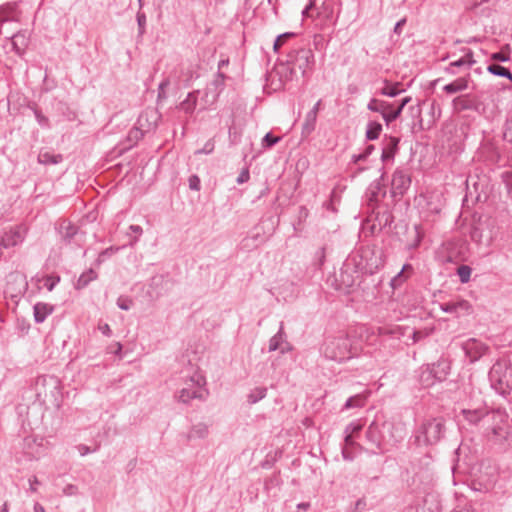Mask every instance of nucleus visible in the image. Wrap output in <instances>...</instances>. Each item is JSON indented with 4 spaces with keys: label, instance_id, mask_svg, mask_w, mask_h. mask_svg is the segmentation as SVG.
Segmentation results:
<instances>
[{
    "label": "nucleus",
    "instance_id": "nucleus-61",
    "mask_svg": "<svg viewBox=\"0 0 512 512\" xmlns=\"http://www.w3.org/2000/svg\"><path fill=\"white\" fill-rule=\"evenodd\" d=\"M491 59L494 61H499V62H507L510 59V57H509V53H506L502 50L500 52L493 53L491 55Z\"/></svg>",
    "mask_w": 512,
    "mask_h": 512
},
{
    "label": "nucleus",
    "instance_id": "nucleus-55",
    "mask_svg": "<svg viewBox=\"0 0 512 512\" xmlns=\"http://www.w3.org/2000/svg\"><path fill=\"white\" fill-rule=\"evenodd\" d=\"M132 305H133V301L129 297L120 296L117 299V306L121 310L128 311L132 307Z\"/></svg>",
    "mask_w": 512,
    "mask_h": 512
},
{
    "label": "nucleus",
    "instance_id": "nucleus-64",
    "mask_svg": "<svg viewBox=\"0 0 512 512\" xmlns=\"http://www.w3.org/2000/svg\"><path fill=\"white\" fill-rule=\"evenodd\" d=\"M503 182L508 190L509 194H512V172H505L502 175Z\"/></svg>",
    "mask_w": 512,
    "mask_h": 512
},
{
    "label": "nucleus",
    "instance_id": "nucleus-22",
    "mask_svg": "<svg viewBox=\"0 0 512 512\" xmlns=\"http://www.w3.org/2000/svg\"><path fill=\"white\" fill-rule=\"evenodd\" d=\"M428 366L433 371L434 378H436L438 382L444 381L450 372V363L446 359H440L436 363Z\"/></svg>",
    "mask_w": 512,
    "mask_h": 512
},
{
    "label": "nucleus",
    "instance_id": "nucleus-19",
    "mask_svg": "<svg viewBox=\"0 0 512 512\" xmlns=\"http://www.w3.org/2000/svg\"><path fill=\"white\" fill-rule=\"evenodd\" d=\"M367 109L372 112L380 113L383 120L386 122L387 116L393 113L396 108L395 103L372 98L367 105Z\"/></svg>",
    "mask_w": 512,
    "mask_h": 512
},
{
    "label": "nucleus",
    "instance_id": "nucleus-47",
    "mask_svg": "<svg viewBox=\"0 0 512 512\" xmlns=\"http://www.w3.org/2000/svg\"><path fill=\"white\" fill-rule=\"evenodd\" d=\"M138 36L142 37L146 32V14L142 10H138L137 15Z\"/></svg>",
    "mask_w": 512,
    "mask_h": 512
},
{
    "label": "nucleus",
    "instance_id": "nucleus-4",
    "mask_svg": "<svg viewBox=\"0 0 512 512\" xmlns=\"http://www.w3.org/2000/svg\"><path fill=\"white\" fill-rule=\"evenodd\" d=\"M488 378L491 387L499 394L506 396L511 394L512 370L505 362L497 361L491 367Z\"/></svg>",
    "mask_w": 512,
    "mask_h": 512
},
{
    "label": "nucleus",
    "instance_id": "nucleus-1",
    "mask_svg": "<svg viewBox=\"0 0 512 512\" xmlns=\"http://www.w3.org/2000/svg\"><path fill=\"white\" fill-rule=\"evenodd\" d=\"M394 425L390 422L373 421L367 428L365 436L373 454H384L390 446L399 440L393 434Z\"/></svg>",
    "mask_w": 512,
    "mask_h": 512
},
{
    "label": "nucleus",
    "instance_id": "nucleus-54",
    "mask_svg": "<svg viewBox=\"0 0 512 512\" xmlns=\"http://www.w3.org/2000/svg\"><path fill=\"white\" fill-rule=\"evenodd\" d=\"M296 34L294 32H285L280 35H278L274 41L273 50L274 52H278L280 49V40H288L292 37H295Z\"/></svg>",
    "mask_w": 512,
    "mask_h": 512
},
{
    "label": "nucleus",
    "instance_id": "nucleus-25",
    "mask_svg": "<svg viewBox=\"0 0 512 512\" xmlns=\"http://www.w3.org/2000/svg\"><path fill=\"white\" fill-rule=\"evenodd\" d=\"M452 106L457 112L472 110L475 108V101L468 94L461 95L452 100Z\"/></svg>",
    "mask_w": 512,
    "mask_h": 512
},
{
    "label": "nucleus",
    "instance_id": "nucleus-3",
    "mask_svg": "<svg viewBox=\"0 0 512 512\" xmlns=\"http://www.w3.org/2000/svg\"><path fill=\"white\" fill-rule=\"evenodd\" d=\"M322 352L327 359L344 362L357 354L352 348L351 340L346 335L326 339Z\"/></svg>",
    "mask_w": 512,
    "mask_h": 512
},
{
    "label": "nucleus",
    "instance_id": "nucleus-51",
    "mask_svg": "<svg viewBox=\"0 0 512 512\" xmlns=\"http://www.w3.org/2000/svg\"><path fill=\"white\" fill-rule=\"evenodd\" d=\"M9 279L10 280H13L14 282H19L21 287L18 291V293H22L24 292L27 287H28V283L26 281V277L20 273H12L9 275Z\"/></svg>",
    "mask_w": 512,
    "mask_h": 512
},
{
    "label": "nucleus",
    "instance_id": "nucleus-13",
    "mask_svg": "<svg viewBox=\"0 0 512 512\" xmlns=\"http://www.w3.org/2000/svg\"><path fill=\"white\" fill-rule=\"evenodd\" d=\"M432 464V456L425 454L423 457L412 462V470L415 476L419 477L421 480L426 479L430 481L432 479Z\"/></svg>",
    "mask_w": 512,
    "mask_h": 512
},
{
    "label": "nucleus",
    "instance_id": "nucleus-38",
    "mask_svg": "<svg viewBox=\"0 0 512 512\" xmlns=\"http://www.w3.org/2000/svg\"><path fill=\"white\" fill-rule=\"evenodd\" d=\"M487 71L492 75L507 78L512 81V72L499 64H491L487 67Z\"/></svg>",
    "mask_w": 512,
    "mask_h": 512
},
{
    "label": "nucleus",
    "instance_id": "nucleus-63",
    "mask_svg": "<svg viewBox=\"0 0 512 512\" xmlns=\"http://www.w3.org/2000/svg\"><path fill=\"white\" fill-rule=\"evenodd\" d=\"M189 188L194 191L200 190V179L197 175H191L189 177Z\"/></svg>",
    "mask_w": 512,
    "mask_h": 512
},
{
    "label": "nucleus",
    "instance_id": "nucleus-62",
    "mask_svg": "<svg viewBox=\"0 0 512 512\" xmlns=\"http://www.w3.org/2000/svg\"><path fill=\"white\" fill-rule=\"evenodd\" d=\"M362 429V426L359 424V423H350L346 426L345 428V433H348L352 436H354V434H357L361 431Z\"/></svg>",
    "mask_w": 512,
    "mask_h": 512
},
{
    "label": "nucleus",
    "instance_id": "nucleus-30",
    "mask_svg": "<svg viewBox=\"0 0 512 512\" xmlns=\"http://www.w3.org/2000/svg\"><path fill=\"white\" fill-rule=\"evenodd\" d=\"M63 161L61 154H53L48 151L40 152L38 155V162L43 165H56Z\"/></svg>",
    "mask_w": 512,
    "mask_h": 512
},
{
    "label": "nucleus",
    "instance_id": "nucleus-12",
    "mask_svg": "<svg viewBox=\"0 0 512 512\" xmlns=\"http://www.w3.org/2000/svg\"><path fill=\"white\" fill-rule=\"evenodd\" d=\"M440 309L456 317L465 316L471 313L472 307L469 301L464 299H457L440 304Z\"/></svg>",
    "mask_w": 512,
    "mask_h": 512
},
{
    "label": "nucleus",
    "instance_id": "nucleus-8",
    "mask_svg": "<svg viewBox=\"0 0 512 512\" xmlns=\"http://www.w3.org/2000/svg\"><path fill=\"white\" fill-rule=\"evenodd\" d=\"M411 185V177L407 169L397 168L392 176L391 194L394 198L402 197Z\"/></svg>",
    "mask_w": 512,
    "mask_h": 512
},
{
    "label": "nucleus",
    "instance_id": "nucleus-6",
    "mask_svg": "<svg viewBox=\"0 0 512 512\" xmlns=\"http://www.w3.org/2000/svg\"><path fill=\"white\" fill-rule=\"evenodd\" d=\"M386 196V190L380 180L373 181L363 196V205L366 209V213L370 216L375 215V219L378 218L381 213L382 201Z\"/></svg>",
    "mask_w": 512,
    "mask_h": 512
},
{
    "label": "nucleus",
    "instance_id": "nucleus-23",
    "mask_svg": "<svg viewBox=\"0 0 512 512\" xmlns=\"http://www.w3.org/2000/svg\"><path fill=\"white\" fill-rule=\"evenodd\" d=\"M470 80V75L467 74L464 77H459L456 80L452 81L451 83L446 84L443 87V91L447 94H455L458 92H462L468 88Z\"/></svg>",
    "mask_w": 512,
    "mask_h": 512
},
{
    "label": "nucleus",
    "instance_id": "nucleus-41",
    "mask_svg": "<svg viewBox=\"0 0 512 512\" xmlns=\"http://www.w3.org/2000/svg\"><path fill=\"white\" fill-rule=\"evenodd\" d=\"M365 402H366V397L361 395V394H356L354 396H351L349 397L344 406H343V410H349V409H352V408H360V407H363L365 405Z\"/></svg>",
    "mask_w": 512,
    "mask_h": 512
},
{
    "label": "nucleus",
    "instance_id": "nucleus-29",
    "mask_svg": "<svg viewBox=\"0 0 512 512\" xmlns=\"http://www.w3.org/2000/svg\"><path fill=\"white\" fill-rule=\"evenodd\" d=\"M225 75L224 73L218 71L215 79L210 83V85L207 87V94L209 92H213L215 94L214 100L220 95V93L224 89V81H225Z\"/></svg>",
    "mask_w": 512,
    "mask_h": 512
},
{
    "label": "nucleus",
    "instance_id": "nucleus-60",
    "mask_svg": "<svg viewBox=\"0 0 512 512\" xmlns=\"http://www.w3.org/2000/svg\"><path fill=\"white\" fill-rule=\"evenodd\" d=\"M250 179V172H249V169L248 167L242 169V171L239 173L237 179H236V182L238 184H244L246 182H248Z\"/></svg>",
    "mask_w": 512,
    "mask_h": 512
},
{
    "label": "nucleus",
    "instance_id": "nucleus-31",
    "mask_svg": "<svg viewBox=\"0 0 512 512\" xmlns=\"http://www.w3.org/2000/svg\"><path fill=\"white\" fill-rule=\"evenodd\" d=\"M316 121H317V116L314 115V112H307V114L305 116V120L302 125V136L303 137H308L315 130Z\"/></svg>",
    "mask_w": 512,
    "mask_h": 512
},
{
    "label": "nucleus",
    "instance_id": "nucleus-32",
    "mask_svg": "<svg viewBox=\"0 0 512 512\" xmlns=\"http://www.w3.org/2000/svg\"><path fill=\"white\" fill-rule=\"evenodd\" d=\"M411 264H404L402 269L390 280V287L393 290L401 287L403 283L407 280V276L404 274L407 270H412Z\"/></svg>",
    "mask_w": 512,
    "mask_h": 512
},
{
    "label": "nucleus",
    "instance_id": "nucleus-48",
    "mask_svg": "<svg viewBox=\"0 0 512 512\" xmlns=\"http://www.w3.org/2000/svg\"><path fill=\"white\" fill-rule=\"evenodd\" d=\"M472 269L467 265H461L457 268V275L461 283H467L470 280Z\"/></svg>",
    "mask_w": 512,
    "mask_h": 512
},
{
    "label": "nucleus",
    "instance_id": "nucleus-46",
    "mask_svg": "<svg viewBox=\"0 0 512 512\" xmlns=\"http://www.w3.org/2000/svg\"><path fill=\"white\" fill-rule=\"evenodd\" d=\"M38 282L43 281L44 286L48 291H52L57 283L60 281V277L58 275H46L42 279H37Z\"/></svg>",
    "mask_w": 512,
    "mask_h": 512
},
{
    "label": "nucleus",
    "instance_id": "nucleus-50",
    "mask_svg": "<svg viewBox=\"0 0 512 512\" xmlns=\"http://www.w3.org/2000/svg\"><path fill=\"white\" fill-rule=\"evenodd\" d=\"M170 85L168 78L163 79L158 86L157 102L163 101L167 98L166 89Z\"/></svg>",
    "mask_w": 512,
    "mask_h": 512
},
{
    "label": "nucleus",
    "instance_id": "nucleus-58",
    "mask_svg": "<svg viewBox=\"0 0 512 512\" xmlns=\"http://www.w3.org/2000/svg\"><path fill=\"white\" fill-rule=\"evenodd\" d=\"M118 250V248H114V247H109V248H106L105 250H103L102 252L99 253L98 255V258L96 260V262L98 264L102 263L103 261H105V259L107 257H110L114 252H116Z\"/></svg>",
    "mask_w": 512,
    "mask_h": 512
},
{
    "label": "nucleus",
    "instance_id": "nucleus-28",
    "mask_svg": "<svg viewBox=\"0 0 512 512\" xmlns=\"http://www.w3.org/2000/svg\"><path fill=\"white\" fill-rule=\"evenodd\" d=\"M198 94V90L188 93L187 97L178 105V108L186 114H192L197 106Z\"/></svg>",
    "mask_w": 512,
    "mask_h": 512
},
{
    "label": "nucleus",
    "instance_id": "nucleus-36",
    "mask_svg": "<svg viewBox=\"0 0 512 512\" xmlns=\"http://www.w3.org/2000/svg\"><path fill=\"white\" fill-rule=\"evenodd\" d=\"M420 384L427 388L433 386L438 380L434 378V373L430 369L429 366H427L425 369L422 370L420 377H419Z\"/></svg>",
    "mask_w": 512,
    "mask_h": 512
},
{
    "label": "nucleus",
    "instance_id": "nucleus-52",
    "mask_svg": "<svg viewBox=\"0 0 512 512\" xmlns=\"http://www.w3.org/2000/svg\"><path fill=\"white\" fill-rule=\"evenodd\" d=\"M33 112H34L37 123L41 127H43V128L50 127L49 119L45 115H43L42 112L38 108L34 107Z\"/></svg>",
    "mask_w": 512,
    "mask_h": 512
},
{
    "label": "nucleus",
    "instance_id": "nucleus-53",
    "mask_svg": "<svg viewBox=\"0 0 512 512\" xmlns=\"http://www.w3.org/2000/svg\"><path fill=\"white\" fill-rule=\"evenodd\" d=\"M503 140L506 142L512 141V117L506 119L503 125Z\"/></svg>",
    "mask_w": 512,
    "mask_h": 512
},
{
    "label": "nucleus",
    "instance_id": "nucleus-14",
    "mask_svg": "<svg viewBox=\"0 0 512 512\" xmlns=\"http://www.w3.org/2000/svg\"><path fill=\"white\" fill-rule=\"evenodd\" d=\"M361 258L366 261L364 269L371 274L376 272L384 264L381 251L376 252L369 248L364 249L361 252Z\"/></svg>",
    "mask_w": 512,
    "mask_h": 512
},
{
    "label": "nucleus",
    "instance_id": "nucleus-5",
    "mask_svg": "<svg viewBox=\"0 0 512 512\" xmlns=\"http://www.w3.org/2000/svg\"><path fill=\"white\" fill-rule=\"evenodd\" d=\"M205 385V378L199 373H194L185 382V386L178 392V401L189 403L192 399L205 400L208 395Z\"/></svg>",
    "mask_w": 512,
    "mask_h": 512
},
{
    "label": "nucleus",
    "instance_id": "nucleus-33",
    "mask_svg": "<svg viewBox=\"0 0 512 512\" xmlns=\"http://www.w3.org/2000/svg\"><path fill=\"white\" fill-rule=\"evenodd\" d=\"M208 432L209 430L206 424L198 423L191 428L190 432L187 435V439H202L208 435Z\"/></svg>",
    "mask_w": 512,
    "mask_h": 512
},
{
    "label": "nucleus",
    "instance_id": "nucleus-11",
    "mask_svg": "<svg viewBox=\"0 0 512 512\" xmlns=\"http://www.w3.org/2000/svg\"><path fill=\"white\" fill-rule=\"evenodd\" d=\"M461 347L466 357H468L472 363L479 360L489 351V347L485 343L475 338H470L464 341L461 344Z\"/></svg>",
    "mask_w": 512,
    "mask_h": 512
},
{
    "label": "nucleus",
    "instance_id": "nucleus-10",
    "mask_svg": "<svg viewBox=\"0 0 512 512\" xmlns=\"http://www.w3.org/2000/svg\"><path fill=\"white\" fill-rule=\"evenodd\" d=\"M485 435L489 441L501 446H505L511 437V428L508 424V421L493 427L488 425V427L485 428Z\"/></svg>",
    "mask_w": 512,
    "mask_h": 512
},
{
    "label": "nucleus",
    "instance_id": "nucleus-16",
    "mask_svg": "<svg viewBox=\"0 0 512 512\" xmlns=\"http://www.w3.org/2000/svg\"><path fill=\"white\" fill-rule=\"evenodd\" d=\"M160 118L161 115L155 109H146L139 115L136 124L146 132H150L157 128Z\"/></svg>",
    "mask_w": 512,
    "mask_h": 512
},
{
    "label": "nucleus",
    "instance_id": "nucleus-34",
    "mask_svg": "<svg viewBox=\"0 0 512 512\" xmlns=\"http://www.w3.org/2000/svg\"><path fill=\"white\" fill-rule=\"evenodd\" d=\"M169 284L168 280H165L163 276L156 275L151 278L150 288L152 290L151 293H154L156 298H159L163 295L162 290H158V288H162L164 286H167Z\"/></svg>",
    "mask_w": 512,
    "mask_h": 512
},
{
    "label": "nucleus",
    "instance_id": "nucleus-18",
    "mask_svg": "<svg viewBox=\"0 0 512 512\" xmlns=\"http://www.w3.org/2000/svg\"><path fill=\"white\" fill-rule=\"evenodd\" d=\"M57 231L66 244H71L79 233L78 227L66 219L59 222Z\"/></svg>",
    "mask_w": 512,
    "mask_h": 512
},
{
    "label": "nucleus",
    "instance_id": "nucleus-57",
    "mask_svg": "<svg viewBox=\"0 0 512 512\" xmlns=\"http://www.w3.org/2000/svg\"><path fill=\"white\" fill-rule=\"evenodd\" d=\"M214 148H215L214 141L212 139H210L204 144L203 148L196 150L195 154L196 155L211 154L214 151Z\"/></svg>",
    "mask_w": 512,
    "mask_h": 512
},
{
    "label": "nucleus",
    "instance_id": "nucleus-15",
    "mask_svg": "<svg viewBox=\"0 0 512 512\" xmlns=\"http://www.w3.org/2000/svg\"><path fill=\"white\" fill-rule=\"evenodd\" d=\"M26 229L22 226H16L4 232L0 243L4 248H11L21 244L24 241Z\"/></svg>",
    "mask_w": 512,
    "mask_h": 512
},
{
    "label": "nucleus",
    "instance_id": "nucleus-43",
    "mask_svg": "<svg viewBox=\"0 0 512 512\" xmlns=\"http://www.w3.org/2000/svg\"><path fill=\"white\" fill-rule=\"evenodd\" d=\"M145 133L147 132L144 129L135 124V126L128 132L127 140L130 142V145L133 146L144 137Z\"/></svg>",
    "mask_w": 512,
    "mask_h": 512
},
{
    "label": "nucleus",
    "instance_id": "nucleus-35",
    "mask_svg": "<svg viewBox=\"0 0 512 512\" xmlns=\"http://www.w3.org/2000/svg\"><path fill=\"white\" fill-rule=\"evenodd\" d=\"M382 131V124L377 121H369L366 129V139L376 140L380 136Z\"/></svg>",
    "mask_w": 512,
    "mask_h": 512
},
{
    "label": "nucleus",
    "instance_id": "nucleus-42",
    "mask_svg": "<svg viewBox=\"0 0 512 512\" xmlns=\"http://www.w3.org/2000/svg\"><path fill=\"white\" fill-rule=\"evenodd\" d=\"M413 239L411 241L408 242L407 244V249L408 250H415L419 247V245L421 244V241L424 237V232L421 228L420 225H414V229H413Z\"/></svg>",
    "mask_w": 512,
    "mask_h": 512
},
{
    "label": "nucleus",
    "instance_id": "nucleus-17",
    "mask_svg": "<svg viewBox=\"0 0 512 512\" xmlns=\"http://www.w3.org/2000/svg\"><path fill=\"white\" fill-rule=\"evenodd\" d=\"M292 349L290 343L286 339L284 333L283 322L280 323L279 331L269 340V351L279 350L280 353L284 354Z\"/></svg>",
    "mask_w": 512,
    "mask_h": 512
},
{
    "label": "nucleus",
    "instance_id": "nucleus-26",
    "mask_svg": "<svg viewBox=\"0 0 512 512\" xmlns=\"http://www.w3.org/2000/svg\"><path fill=\"white\" fill-rule=\"evenodd\" d=\"M398 144L399 139L396 137H389L387 143H385L382 154H381V160L383 162H386L388 160H392L398 150Z\"/></svg>",
    "mask_w": 512,
    "mask_h": 512
},
{
    "label": "nucleus",
    "instance_id": "nucleus-56",
    "mask_svg": "<svg viewBox=\"0 0 512 512\" xmlns=\"http://www.w3.org/2000/svg\"><path fill=\"white\" fill-rule=\"evenodd\" d=\"M476 176L469 175L466 180L467 189H470V185L473 186L475 192L479 191V186L483 187L484 184L482 183L481 179H476Z\"/></svg>",
    "mask_w": 512,
    "mask_h": 512
},
{
    "label": "nucleus",
    "instance_id": "nucleus-2",
    "mask_svg": "<svg viewBox=\"0 0 512 512\" xmlns=\"http://www.w3.org/2000/svg\"><path fill=\"white\" fill-rule=\"evenodd\" d=\"M446 425L442 417L424 419L415 429L412 436L416 446H432L439 443L445 436Z\"/></svg>",
    "mask_w": 512,
    "mask_h": 512
},
{
    "label": "nucleus",
    "instance_id": "nucleus-44",
    "mask_svg": "<svg viewBox=\"0 0 512 512\" xmlns=\"http://www.w3.org/2000/svg\"><path fill=\"white\" fill-rule=\"evenodd\" d=\"M97 278V273L93 269H89L86 272H83L76 284L77 289H82L86 287L92 280Z\"/></svg>",
    "mask_w": 512,
    "mask_h": 512
},
{
    "label": "nucleus",
    "instance_id": "nucleus-49",
    "mask_svg": "<svg viewBox=\"0 0 512 512\" xmlns=\"http://www.w3.org/2000/svg\"><path fill=\"white\" fill-rule=\"evenodd\" d=\"M281 140V137L273 135L271 132L265 134L262 139L263 148H271Z\"/></svg>",
    "mask_w": 512,
    "mask_h": 512
},
{
    "label": "nucleus",
    "instance_id": "nucleus-24",
    "mask_svg": "<svg viewBox=\"0 0 512 512\" xmlns=\"http://www.w3.org/2000/svg\"><path fill=\"white\" fill-rule=\"evenodd\" d=\"M53 310L52 305L43 302L36 303L33 307L35 322L43 323Z\"/></svg>",
    "mask_w": 512,
    "mask_h": 512
},
{
    "label": "nucleus",
    "instance_id": "nucleus-9",
    "mask_svg": "<svg viewBox=\"0 0 512 512\" xmlns=\"http://www.w3.org/2000/svg\"><path fill=\"white\" fill-rule=\"evenodd\" d=\"M463 56L459 59L453 60L449 63L444 71L450 75H456L460 71H469L470 68L476 63L473 51L469 48H462Z\"/></svg>",
    "mask_w": 512,
    "mask_h": 512
},
{
    "label": "nucleus",
    "instance_id": "nucleus-37",
    "mask_svg": "<svg viewBox=\"0 0 512 512\" xmlns=\"http://www.w3.org/2000/svg\"><path fill=\"white\" fill-rule=\"evenodd\" d=\"M411 101V97L407 96L402 98L400 101L397 102V106H395V110L393 113L387 116L386 118V124L389 125L393 121H395L402 113L404 107Z\"/></svg>",
    "mask_w": 512,
    "mask_h": 512
},
{
    "label": "nucleus",
    "instance_id": "nucleus-27",
    "mask_svg": "<svg viewBox=\"0 0 512 512\" xmlns=\"http://www.w3.org/2000/svg\"><path fill=\"white\" fill-rule=\"evenodd\" d=\"M28 43H29V39L25 32H17L16 34H14L12 36L11 44H12L13 50L18 55H22L25 52V50L28 46Z\"/></svg>",
    "mask_w": 512,
    "mask_h": 512
},
{
    "label": "nucleus",
    "instance_id": "nucleus-20",
    "mask_svg": "<svg viewBox=\"0 0 512 512\" xmlns=\"http://www.w3.org/2000/svg\"><path fill=\"white\" fill-rule=\"evenodd\" d=\"M509 415L508 413L502 409V408H496V409H487V415L485 417V422L483 426L486 428L488 425L490 427L500 425L502 423H506L508 421Z\"/></svg>",
    "mask_w": 512,
    "mask_h": 512
},
{
    "label": "nucleus",
    "instance_id": "nucleus-39",
    "mask_svg": "<svg viewBox=\"0 0 512 512\" xmlns=\"http://www.w3.org/2000/svg\"><path fill=\"white\" fill-rule=\"evenodd\" d=\"M400 83L390 84L387 80H385V86L379 91V93L383 96L387 97H396L404 90L400 89Z\"/></svg>",
    "mask_w": 512,
    "mask_h": 512
},
{
    "label": "nucleus",
    "instance_id": "nucleus-40",
    "mask_svg": "<svg viewBox=\"0 0 512 512\" xmlns=\"http://www.w3.org/2000/svg\"><path fill=\"white\" fill-rule=\"evenodd\" d=\"M267 395L266 387H255L247 395V402L249 404H256L260 400L264 399Z\"/></svg>",
    "mask_w": 512,
    "mask_h": 512
},
{
    "label": "nucleus",
    "instance_id": "nucleus-21",
    "mask_svg": "<svg viewBox=\"0 0 512 512\" xmlns=\"http://www.w3.org/2000/svg\"><path fill=\"white\" fill-rule=\"evenodd\" d=\"M487 406L475 409H463L461 411L464 419L472 425L484 424L487 415Z\"/></svg>",
    "mask_w": 512,
    "mask_h": 512
},
{
    "label": "nucleus",
    "instance_id": "nucleus-7",
    "mask_svg": "<svg viewBox=\"0 0 512 512\" xmlns=\"http://www.w3.org/2000/svg\"><path fill=\"white\" fill-rule=\"evenodd\" d=\"M287 64L291 75H296L299 71L305 76L306 71L314 65V53L307 48L293 49L287 54Z\"/></svg>",
    "mask_w": 512,
    "mask_h": 512
},
{
    "label": "nucleus",
    "instance_id": "nucleus-45",
    "mask_svg": "<svg viewBox=\"0 0 512 512\" xmlns=\"http://www.w3.org/2000/svg\"><path fill=\"white\" fill-rule=\"evenodd\" d=\"M17 10L16 3H6L0 6V16L3 17V21H10L13 19V15Z\"/></svg>",
    "mask_w": 512,
    "mask_h": 512
},
{
    "label": "nucleus",
    "instance_id": "nucleus-59",
    "mask_svg": "<svg viewBox=\"0 0 512 512\" xmlns=\"http://www.w3.org/2000/svg\"><path fill=\"white\" fill-rule=\"evenodd\" d=\"M259 238H260V234H259V233L255 234V235H253V236H251V237H247V238H245V239H243V240H242V246H243L244 248H248V249L253 248V247H255V246H256V244L251 243V242H255V241H257Z\"/></svg>",
    "mask_w": 512,
    "mask_h": 512
}]
</instances>
